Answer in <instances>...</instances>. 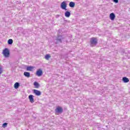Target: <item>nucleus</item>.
Wrapping results in <instances>:
<instances>
[{
	"mask_svg": "<svg viewBox=\"0 0 130 130\" xmlns=\"http://www.w3.org/2000/svg\"><path fill=\"white\" fill-rule=\"evenodd\" d=\"M110 18L112 21H114V19H115V14L113 13H111L110 14Z\"/></svg>",
	"mask_w": 130,
	"mask_h": 130,
	"instance_id": "nucleus-9",
	"label": "nucleus"
},
{
	"mask_svg": "<svg viewBox=\"0 0 130 130\" xmlns=\"http://www.w3.org/2000/svg\"><path fill=\"white\" fill-rule=\"evenodd\" d=\"M51 56L49 54H47L45 56V58L47 59V60L50 58Z\"/></svg>",
	"mask_w": 130,
	"mask_h": 130,
	"instance_id": "nucleus-18",
	"label": "nucleus"
},
{
	"mask_svg": "<svg viewBox=\"0 0 130 130\" xmlns=\"http://www.w3.org/2000/svg\"><path fill=\"white\" fill-rule=\"evenodd\" d=\"M71 16V12L69 11H66L65 12V17H67V18H70Z\"/></svg>",
	"mask_w": 130,
	"mask_h": 130,
	"instance_id": "nucleus-13",
	"label": "nucleus"
},
{
	"mask_svg": "<svg viewBox=\"0 0 130 130\" xmlns=\"http://www.w3.org/2000/svg\"><path fill=\"white\" fill-rule=\"evenodd\" d=\"M33 92L37 96H40L41 95V91L37 89H34Z\"/></svg>",
	"mask_w": 130,
	"mask_h": 130,
	"instance_id": "nucleus-7",
	"label": "nucleus"
},
{
	"mask_svg": "<svg viewBox=\"0 0 130 130\" xmlns=\"http://www.w3.org/2000/svg\"><path fill=\"white\" fill-rule=\"evenodd\" d=\"M14 87L15 89H18L19 87H20V83L16 82L14 84Z\"/></svg>",
	"mask_w": 130,
	"mask_h": 130,
	"instance_id": "nucleus-11",
	"label": "nucleus"
},
{
	"mask_svg": "<svg viewBox=\"0 0 130 130\" xmlns=\"http://www.w3.org/2000/svg\"><path fill=\"white\" fill-rule=\"evenodd\" d=\"M67 2L66 1L62 2L60 4V8L62 9V10H65V11H67L68 9H67Z\"/></svg>",
	"mask_w": 130,
	"mask_h": 130,
	"instance_id": "nucleus-5",
	"label": "nucleus"
},
{
	"mask_svg": "<svg viewBox=\"0 0 130 130\" xmlns=\"http://www.w3.org/2000/svg\"><path fill=\"white\" fill-rule=\"evenodd\" d=\"M3 54L5 57H9L10 56V50L7 48L3 50Z\"/></svg>",
	"mask_w": 130,
	"mask_h": 130,
	"instance_id": "nucleus-3",
	"label": "nucleus"
},
{
	"mask_svg": "<svg viewBox=\"0 0 130 130\" xmlns=\"http://www.w3.org/2000/svg\"><path fill=\"white\" fill-rule=\"evenodd\" d=\"M34 85L35 86L36 88H38L40 86L39 83L37 82H35Z\"/></svg>",
	"mask_w": 130,
	"mask_h": 130,
	"instance_id": "nucleus-17",
	"label": "nucleus"
},
{
	"mask_svg": "<svg viewBox=\"0 0 130 130\" xmlns=\"http://www.w3.org/2000/svg\"><path fill=\"white\" fill-rule=\"evenodd\" d=\"M61 31L60 30H58L57 32V35H60Z\"/></svg>",
	"mask_w": 130,
	"mask_h": 130,
	"instance_id": "nucleus-21",
	"label": "nucleus"
},
{
	"mask_svg": "<svg viewBox=\"0 0 130 130\" xmlns=\"http://www.w3.org/2000/svg\"><path fill=\"white\" fill-rule=\"evenodd\" d=\"M90 46L91 47L94 46V45H97V43H98V42H97V39H96L95 38H91L90 40Z\"/></svg>",
	"mask_w": 130,
	"mask_h": 130,
	"instance_id": "nucleus-2",
	"label": "nucleus"
},
{
	"mask_svg": "<svg viewBox=\"0 0 130 130\" xmlns=\"http://www.w3.org/2000/svg\"><path fill=\"white\" fill-rule=\"evenodd\" d=\"M97 127H98V128H100V127L99 126H97Z\"/></svg>",
	"mask_w": 130,
	"mask_h": 130,
	"instance_id": "nucleus-23",
	"label": "nucleus"
},
{
	"mask_svg": "<svg viewBox=\"0 0 130 130\" xmlns=\"http://www.w3.org/2000/svg\"><path fill=\"white\" fill-rule=\"evenodd\" d=\"M7 125H8V123H4L3 124V127H6Z\"/></svg>",
	"mask_w": 130,
	"mask_h": 130,
	"instance_id": "nucleus-20",
	"label": "nucleus"
},
{
	"mask_svg": "<svg viewBox=\"0 0 130 130\" xmlns=\"http://www.w3.org/2000/svg\"><path fill=\"white\" fill-rule=\"evenodd\" d=\"M34 68L32 66H28L26 68L27 71H29L30 72H32V70H33Z\"/></svg>",
	"mask_w": 130,
	"mask_h": 130,
	"instance_id": "nucleus-15",
	"label": "nucleus"
},
{
	"mask_svg": "<svg viewBox=\"0 0 130 130\" xmlns=\"http://www.w3.org/2000/svg\"><path fill=\"white\" fill-rule=\"evenodd\" d=\"M114 3H115V4H117L118 3V0H113Z\"/></svg>",
	"mask_w": 130,
	"mask_h": 130,
	"instance_id": "nucleus-22",
	"label": "nucleus"
},
{
	"mask_svg": "<svg viewBox=\"0 0 130 130\" xmlns=\"http://www.w3.org/2000/svg\"><path fill=\"white\" fill-rule=\"evenodd\" d=\"M43 74V72L41 69H39L36 73L37 76L38 77H41V75Z\"/></svg>",
	"mask_w": 130,
	"mask_h": 130,
	"instance_id": "nucleus-6",
	"label": "nucleus"
},
{
	"mask_svg": "<svg viewBox=\"0 0 130 130\" xmlns=\"http://www.w3.org/2000/svg\"><path fill=\"white\" fill-rule=\"evenodd\" d=\"M28 99L30 103H34V96L32 94H30L28 96Z\"/></svg>",
	"mask_w": 130,
	"mask_h": 130,
	"instance_id": "nucleus-8",
	"label": "nucleus"
},
{
	"mask_svg": "<svg viewBox=\"0 0 130 130\" xmlns=\"http://www.w3.org/2000/svg\"><path fill=\"white\" fill-rule=\"evenodd\" d=\"M13 39H10L8 41V43L9 45H12L13 44Z\"/></svg>",
	"mask_w": 130,
	"mask_h": 130,
	"instance_id": "nucleus-16",
	"label": "nucleus"
},
{
	"mask_svg": "<svg viewBox=\"0 0 130 130\" xmlns=\"http://www.w3.org/2000/svg\"><path fill=\"white\" fill-rule=\"evenodd\" d=\"M64 38L62 37L61 35H57V37L56 38V44H58V43H62V40H63Z\"/></svg>",
	"mask_w": 130,
	"mask_h": 130,
	"instance_id": "nucleus-1",
	"label": "nucleus"
},
{
	"mask_svg": "<svg viewBox=\"0 0 130 130\" xmlns=\"http://www.w3.org/2000/svg\"><path fill=\"white\" fill-rule=\"evenodd\" d=\"M75 3L71 2L69 3V7H70V8H75Z\"/></svg>",
	"mask_w": 130,
	"mask_h": 130,
	"instance_id": "nucleus-14",
	"label": "nucleus"
},
{
	"mask_svg": "<svg viewBox=\"0 0 130 130\" xmlns=\"http://www.w3.org/2000/svg\"><path fill=\"white\" fill-rule=\"evenodd\" d=\"M23 75L26 78H30V73L29 72H24Z\"/></svg>",
	"mask_w": 130,
	"mask_h": 130,
	"instance_id": "nucleus-12",
	"label": "nucleus"
},
{
	"mask_svg": "<svg viewBox=\"0 0 130 130\" xmlns=\"http://www.w3.org/2000/svg\"><path fill=\"white\" fill-rule=\"evenodd\" d=\"M56 114H61L63 112V109L61 107L58 106L55 110Z\"/></svg>",
	"mask_w": 130,
	"mask_h": 130,
	"instance_id": "nucleus-4",
	"label": "nucleus"
},
{
	"mask_svg": "<svg viewBox=\"0 0 130 130\" xmlns=\"http://www.w3.org/2000/svg\"><path fill=\"white\" fill-rule=\"evenodd\" d=\"M3 74V68L0 65V75H2Z\"/></svg>",
	"mask_w": 130,
	"mask_h": 130,
	"instance_id": "nucleus-19",
	"label": "nucleus"
},
{
	"mask_svg": "<svg viewBox=\"0 0 130 130\" xmlns=\"http://www.w3.org/2000/svg\"><path fill=\"white\" fill-rule=\"evenodd\" d=\"M122 81H123V83H128L129 79L127 77H124L122 78Z\"/></svg>",
	"mask_w": 130,
	"mask_h": 130,
	"instance_id": "nucleus-10",
	"label": "nucleus"
}]
</instances>
